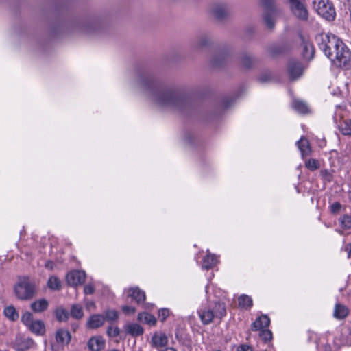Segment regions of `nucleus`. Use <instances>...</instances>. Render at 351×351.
<instances>
[{"label": "nucleus", "mask_w": 351, "mask_h": 351, "mask_svg": "<svg viewBox=\"0 0 351 351\" xmlns=\"http://www.w3.org/2000/svg\"><path fill=\"white\" fill-rule=\"evenodd\" d=\"M133 351H141V350H133Z\"/></svg>", "instance_id": "obj_58"}, {"label": "nucleus", "mask_w": 351, "mask_h": 351, "mask_svg": "<svg viewBox=\"0 0 351 351\" xmlns=\"http://www.w3.org/2000/svg\"><path fill=\"white\" fill-rule=\"evenodd\" d=\"M28 328L36 335H43L45 330V324L41 320H34Z\"/></svg>", "instance_id": "obj_22"}, {"label": "nucleus", "mask_w": 351, "mask_h": 351, "mask_svg": "<svg viewBox=\"0 0 351 351\" xmlns=\"http://www.w3.org/2000/svg\"><path fill=\"white\" fill-rule=\"evenodd\" d=\"M56 317L59 321H64L68 317V313L64 309H60L56 311Z\"/></svg>", "instance_id": "obj_37"}, {"label": "nucleus", "mask_w": 351, "mask_h": 351, "mask_svg": "<svg viewBox=\"0 0 351 351\" xmlns=\"http://www.w3.org/2000/svg\"><path fill=\"white\" fill-rule=\"evenodd\" d=\"M314 52H315V49H314V48L312 47V48H311V57H312V58H313V56Z\"/></svg>", "instance_id": "obj_54"}, {"label": "nucleus", "mask_w": 351, "mask_h": 351, "mask_svg": "<svg viewBox=\"0 0 351 351\" xmlns=\"http://www.w3.org/2000/svg\"><path fill=\"white\" fill-rule=\"evenodd\" d=\"M339 221L344 230H349L351 228V217L350 215H343L339 219Z\"/></svg>", "instance_id": "obj_32"}, {"label": "nucleus", "mask_w": 351, "mask_h": 351, "mask_svg": "<svg viewBox=\"0 0 351 351\" xmlns=\"http://www.w3.org/2000/svg\"><path fill=\"white\" fill-rule=\"evenodd\" d=\"M139 84L153 104L160 108L182 110L188 103L185 95L176 90L161 88L149 75H142Z\"/></svg>", "instance_id": "obj_1"}, {"label": "nucleus", "mask_w": 351, "mask_h": 351, "mask_svg": "<svg viewBox=\"0 0 351 351\" xmlns=\"http://www.w3.org/2000/svg\"><path fill=\"white\" fill-rule=\"evenodd\" d=\"M345 250L348 252V258H350L351 257V243L346 245Z\"/></svg>", "instance_id": "obj_48"}, {"label": "nucleus", "mask_w": 351, "mask_h": 351, "mask_svg": "<svg viewBox=\"0 0 351 351\" xmlns=\"http://www.w3.org/2000/svg\"><path fill=\"white\" fill-rule=\"evenodd\" d=\"M324 351H331V348L328 345H326L324 346Z\"/></svg>", "instance_id": "obj_53"}, {"label": "nucleus", "mask_w": 351, "mask_h": 351, "mask_svg": "<svg viewBox=\"0 0 351 351\" xmlns=\"http://www.w3.org/2000/svg\"><path fill=\"white\" fill-rule=\"evenodd\" d=\"M212 12L215 17L222 19L228 14L229 8L224 3H217L213 5Z\"/></svg>", "instance_id": "obj_13"}, {"label": "nucleus", "mask_w": 351, "mask_h": 351, "mask_svg": "<svg viewBox=\"0 0 351 351\" xmlns=\"http://www.w3.org/2000/svg\"><path fill=\"white\" fill-rule=\"evenodd\" d=\"M291 3V10L294 15L300 19L307 18V10L298 0H289Z\"/></svg>", "instance_id": "obj_11"}, {"label": "nucleus", "mask_w": 351, "mask_h": 351, "mask_svg": "<svg viewBox=\"0 0 351 351\" xmlns=\"http://www.w3.org/2000/svg\"><path fill=\"white\" fill-rule=\"evenodd\" d=\"M270 319L266 315H263L258 317L252 325V330H261L266 329L269 325Z\"/></svg>", "instance_id": "obj_15"}, {"label": "nucleus", "mask_w": 351, "mask_h": 351, "mask_svg": "<svg viewBox=\"0 0 351 351\" xmlns=\"http://www.w3.org/2000/svg\"><path fill=\"white\" fill-rule=\"evenodd\" d=\"M107 334L109 337H115L119 334V328L117 326H110L107 330Z\"/></svg>", "instance_id": "obj_36"}, {"label": "nucleus", "mask_w": 351, "mask_h": 351, "mask_svg": "<svg viewBox=\"0 0 351 351\" xmlns=\"http://www.w3.org/2000/svg\"><path fill=\"white\" fill-rule=\"evenodd\" d=\"M48 302L45 299L36 300L31 304V308L36 313H40L45 311L48 307Z\"/></svg>", "instance_id": "obj_20"}, {"label": "nucleus", "mask_w": 351, "mask_h": 351, "mask_svg": "<svg viewBox=\"0 0 351 351\" xmlns=\"http://www.w3.org/2000/svg\"><path fill=\"white\" fill-rule=\"evenodd\" d=\"M293 108L300 114H305L307 112L306 104L299 99H294L292 103Z\"/></svg>", "instance_id": "obj_25"}, {"label": "nucleus", "mask_w": 351, "mask_h": 351, "mask_svg": "<svg viewBox=\"0 0 351 351\" xmlns=\"http://www.w3.org/2000/svg\"><path fill=\"white\" fill-rule=\"evenodd\" d=\"M125 332L132 337H138L143 334L144 329L137 323H129L124 326Z\"/></svg>", "instance_id": "obj_14"}, {"label": "nucleus", "mask_w": 351, "mask_h": 351, "mask_svg": "<svg viewBox=\"0 0 351 351\" xmlns=\"http://www.w3.org/2000/svg\"><path fill=\"white\" fill-rule=\"evenodd\" d=\"M86 306L88 309H90L91 308L95 307V303L93 301H88L86 302Z\"/></svg>", "instance_id": "obj_49"}, {"label": "nucleus", "mask_w": 351, "mask_h": 351, "mask_svg": "<svg viewBox=\"0 0 351 351\" xmlns=\"http://www.w3.org/2000/svg\"><path fill=\"white\" fill-rule=\"evenodd\" d=\"M266 8V13L264 15V21L269 29L274 27V9L272 5V0H262Z\"/></svg>", "instance_id": "obj_7"}, {"label": "nucleus", "mask_w": 351, "mask_h": 351, "mask_svg": "<svg viewBox=\"0 0 351 351\" xmlns=\"http://www.w3.org/2000/svg\"><path fill=\"white\" fill-rule=\"evenodd\" d=\"M34 346L35 343L31 338L21 336L17 337L13 343V347L16 351H26Z\"/></svg>", "instance_id": "obj_6"}, {"label": "nucleus", "mask_w": 351, "mask_h": 351, "mask_svg": "<svg viewBox=\"0 0 351 351\" xmlns=\"http://www.w3.org/2000/svg\"><path fill=\"white\" fill-rule=\"evenodd\" d=\"M128 296L132 298L138 304L143 302L145 300V292L141 291L138 287H132L128 291Z\"/></svg>", "instance_id": "obj_17"}, {"label": "nucleus", "mask_w": 351, "mask_h": 351, "mask_svg": "<svg viewBox=\"0 0 351 351\" xmlns=\"http://www.w3.org/2000/svg\"><path fill=\"white\" fill-rule=\"evenodd\" d=\"M240 62L244 69H250L255 64L256 60L253 56L245 53L241 56Z\"/></svg>", "instance_id": "obj_24"}, {"label": "nucleus", "mask_w": 351, "mask_h": 351, "mask_svg": "<svg viewBox=\"0 0 351 351\" xmlns=\"http://www.w3.org/2000/svg\"><path fill=\"white\" fill-rule=\"evenodd\" d=\"M95 289L92 285H86L84 287V292L85 294H92L94 293Z\"/></svg>", "instance_id": "obj_44"}, {"label": "nucleus", "mask_w": 351, "mask_h": 351, "mask_svg": "<svg viewBox=\"0 0 351 351\" xmlns=\"http://www.w3.org/2000/svg\"><path fill=\"white\" fill-rule=\"evenodd\" d=\"M313 9L328 21H332L335 17V10L329 0H312Z\"/></svg>", "instance_id": "obj_5"}, {"label": "nucleus", "mask_w": 351, "mask_h": 351, "mask_svg": "<svg viewBox=\"0 0 351 351\" xmlns=\"http://www.w3.org/2000/svg\"><path fill=\"white\" fill-rule=\"evenodd\" d=\"M167 344L168 337L165 333L162 332H157L152 335L151 339V345L152 347L159 348L165 347Z\"/></svg>", "instance_id": "obj_10"}, {"label": "nucleus", "mask_w": 351, "mask_h": 351, "mask_svg": "<svg viewBox=\"0 0 351 351\" xmlns=\"http://www.w3.org/2000/svg\"><path fill=\"white\" fill-rule=\"evenodd\" d=\"M321 174L327 181L331 180L332 175L327 170L321 171Z\"/></svg>", "instance_id": "obj_46"}, {"label": "nucleus", "mask_w": 351, "mask_h": 351, "mask_svg": "<svg viewBox=\"0 0 351 351\" xmlns=\"http://www.w3.org/2000/svg\"><path fill=\"white\" fill-rule=\"evenodd\" d=\"M169 315V311L167 308H162L158 311V317L162 322H164Z\"/></svg>", "instance_id": "obj_40"}, {"label": "nucleus", "mask_w": 351, "mask_h": 351, "mask_svg": "<svg viewBox=\"0 0 351 351\" xmlns=\"http://www.w3.org/2000/svg\"><path fill=\"white\" fill-rule=\"evenodd\" d=\"M237 351H252V349L247 345H241L237 348Z\"/></svg>", "instance_id": "obj_47"}, {"label": "nucleus", "mask_w": 351, "mask_h": 351, "mask_svg": "<svg viewBox=\"0 0 351 351\" xmlns=\"http://www.w3.org/2000/svg\"><path fill=\"white\" fill-rule=\"evenodd\" d=\"M349 199H350V202H351V192H350V194H349Z\"/></svg>", "instance_id": "obj_56"}, {"label": "nucleus", "mask_w": 351, "mask_h": 351, "mask_svg": "<svg viewBox=\"0 0 351 351\" xmlns=\"http://www.w3.org/2000/svg\"><path fill=\"white\" fill-rule=\"evenodd\" d=\"M46 267L51 269L53 268V263L51 262H48L46 263Z\"/></svg>", "instance_id": "obj_52"}, {"label": "nucleus", "mask_w": 351, "mask_h": 351, "mask_svg": "<svg viewBox=\"0 0 351 351\" xmlns=\"http://www.w3.org/2000/svg\"><path fill=\"white\" fill-rule=\"evenodd\" d=\"M105 318L101 315H93L87 321V326L89 328H97L104 323Z\"/></svg>", "instance_id": "obj_18"}, {"label": "nucleus", "mask_w": 351, "mask_h": 351, "mask_svg": "<svg viewBox=\"0 0 351 351\" xmlns=\"http://www.w3.org/2000/svg\"><path fill=\"white\" fill-rule=\"evenodd\" d=\"M138 320L149 326H154L156 324L155 317L146 312L139 313L138 315Z\"/></svg>", "instance_id": "obj_23"}, {"label": "nucleus", "mask_w": 351, "mask_h": 351, "mask_svg": "<svg viewBox=\"0 0 351 351\" xmlns=\"http://www.w3.org/2000/svg\"><path fill=\"white\" fill-rule=\"evenodd\" d=\"M55 339L57 346L63 347L69 343L71 335L69 330L60 328L56 330Z\"/></svg>", "instance_id": "obj_9"}, {"label": "nucleus", "mask_w": 351, "mask_h": 351, "mask_svg": "<svg viewBox=\"0 0 351 351\" xmlns=\"http://www.w3.org/2000/svg\"><path fill=\"white\" fill-rule=\"evenodd\" d=\"M341 208V204L339 202H335L330 206V211L333 214L338 213Z\"/></svg>", "instance_id": "obj_41"}, {"label": "nucleus", "mask_w": 351, "mask_h": 351, "mask_svg": "<svg viewBox=\"0 0 351 351\" xmlns=\"http://www.w3.org/2000/svg\"><path fill=\"white\" fill-rule=\"evenodd\" d=\"M209 43V38L206 36H202L199 41H198V45L199 47L206 46Z\"/></svg>", "instance_id": "obj_42"}, {"label": "nucleus", "mask_w": 351, "mask_h": 351, "mask_svg": "<svg viewBox=\"0 0 351 351\" xmlns=\"http://www.w3.org/2000/svg\"><path fill=\"white\" fill-rule=\"evenodd\" d=\"M14 292L19 300H31L36 293L35 285L28 277L19 278L14 286Z\"/></svg>", "instance_id": "obj_3"}, {"label": "nucleus", "mask_w": 351, "mask_h": 351, "mask_svg": "<svg viewBox=\"0 0 351 351\" xmlns=\"http://www.w3.org/2000/svg\"><path fill=\"white\" fill-rule=\"evenodd\" d=\"M21 321L27 328H29L34 321L33 319V315L29 312L25 313L21 317Z\"/></svg>", "instance_id": "obj_33"}, {"label": "nucleus", "mask_w": 351, "mask_h": 351, "mask_svg": "<svg viewBox=\"0 0 351 351\" xmlns=\"http://www.w3.org/2000/svg\"><path fill=\"white\" fill-rule=\"evenodd\" d=\"M300 37L304 46V51H306L307 50V45L304 42V37L301 34H300Z\"/></svg>", "instance_id": "obj_50"}, {"label": "nucleus", "mask_w": 351, "mask_h": 351, "mask_svg": "<svg viewBox=\"0 0 351 351\" xmlns=\"http://www.w3.org/2000/svg\"><path fill=\"white\" fill-rule=\"evenodd\" d=\"M296 145L300 151L301 156L304 160L305 166H307V160L305 159V152L307 148V140L304 136H302L299 141L296 142Z\"/></svg>", "instance_id": "obj_26"}, {"label": "nucleus", "mask_w": 351, "mask_h": 351, "mask_svg": "<svg viewBox=\"0 0 351 351\" xmlns=\"http://www.w3.org/2000/svg\"><path fill=\"white\" fill-rule=\"evenodd\" d=\"M226 314L223 303L216 302L213 308L205 307L198 311V315L202 322L206 325L211 323L215 317L221 318Z\"/></svg>", "instance_id": "obj_4"}, {"label": "nucleus", "mask_w": 351, "mask_h": 351, "mask_svg": "<svg viewBox=\"0 0 351 351\" xmlns=\"http://www.w3.org/2000/svg\"><path fill=\"white\" fill-rule=\"evenodd\" d=\"M95 24L92 23H88V24L85 25L83 27V31L89 34L92 32V29L95 28Z\"/></svg>", "instance_id": "obj_43"}, {"label": "nucleus", "mask_w": 351, "mask_h": 351, "mask_svg": "<svg viewBox=\"0 0 351 351\" xmlns=\"http://www.w3.org/2000/svg\"><path fill=\"white\" fill-rule=\"evenodd\" d=\"M225 57L223 54H219V56H216L213 57L212 59V64L214 66H219L221 64V62L223 61Z\"/></svg>", "instance_id": "obj_38"}, {"label": "nucleus", "mask_w": 351, "mask_h": 351, "mask_svg": "<svg viewBox=\"0 0 351 351\" xmlns=\"http://www.w3.org/2000/svg\"><path fill=\"white\" fill-rule=\"evenodd\" d=\"M86 274L84 271L74 270L69 272L66 276L67 283L71 286H77L85 281Z\"/></svg>", "instance_id": "obj_8"}, {"label": "nucleus", "mask_w": 351, "mask_h": 351, "mask_svg": "<svg viewBox=\"0 0 351 351\" xmlns=\"http://www.w3.org/2000/svg\"><path fill=\"white\" fill-rule=\"evenodd\" d=\"M239 306L243 308H250L252 306V299L247 295H241L239 299Z\"/></svg>", "instance_id": "obj_27"}, {"label": "nucleus", "mask_w": 351, "mask_h": 351, "mask_svg": "<svg viewBox=\"0 0 351 351\" xmlns=\"http://www.w3.org/2000/svg\"><path fill=\"white\" fill-rule=\"evenodd\" d=\"M217 263V258L215 255L209 253L204 258L202 267L203 269H209L214 267Z\"/></svg>", "instance_id": "obj_21"}, {"label": "nucleus", "mask_w": 351, "mask_h": 351, "mask_svg": "<svg viewBox=\"0 0 351 351\" xmlns=\"http://www.w3.org/2000/svg\"><path fill=\"white\" fill-rule=\"evenodd\" d=\"M315 41L334 66L345 69L351 67V51L335 35L319 33L315 36Z\"/></svg>", "instance_id": "obj_2"}, {"label": "nucleus", "mask_w": 351, "mask_h": 351, "mask_svg": "<svg viewBox=\"0 0 351 351\" xmlns=\"http://www.w3.org/2000/svg\"><path fill=\"white\" fill-rule=\"evenodd\" d=\"M320 167V162L316 159H308V169L315 170Z\"/></svg>", "instance_id": "obj_39"}, {"label": "nucleus", "mask_w": 351, "mask_h": 351, "mask_svg": "<svg viewBox=\"0 0 351 351\" xmlns=\"http://www.w3.org/2000/svg\"><path fill=\"white\" fill-rule=\"evenodd\" d=\"M259 335L265 342H267L272 339V333L267 329L261 330Z\"/></svg>", "instance_id": "obj_34"}, {"label": "nucleus", "mask_w": 351, "mask_h": 351, "mask_svg": "<svg viewBox=\"0 0 351 351\" xmlns=\"http://www.w3.org/2000/svg\"><path fill=\"white\" fill-rule=\"evenodd\" d=\"M339 128L343 135H351V119L343 120Z\"/></svg>", "instance_id": "obj_28"}, {"label": "nucleus", "mask_w": 351, "mask_h": 351, "mask_svg": "<svg viewBox=\"0 0 351 351\" xmlns=\"http://www.w3.org/2000/svg\"><path fill=\"white\" fill-rule=\"evenodd\" d=\"M122 310L126 314L134 313L136 311L135 308L129 306H123Z\"/></svg>", "instance_id": "obj_45"}, {"label": "nucleus", "mask_w": 351, "mask_h": 351, "mask_svg": "<svg viewBox=\"0 0 351 351\" xmlns=\"http://www.w3.org/2000/svg\"><path fill=\"white\" fill-rule=\"evenodd\" d=\"M105 346V341L101 337H91L88 341V347L91 351H100Z\"/></svg>", "instance_id": "obj_16"}, {"label": "nucleus", "mask_w": 351, "mask_h": 351, "mask_svg": "<svg viewBox=\"0 0 351 351\" xmlns=\"http://www.w3.org/2000/svg\"><path fill=\"white\" fill-rule=\"evenodd\" d=\"M160 351H177V350L172 347H167L165 349L161 350Z\"/></svg>", "instance_id": "obj_51"}, {"label": "nucleus", "mask_w": 351, "mask_h": 351, "mask_svg": "<svg viewBox=\"0 0 351 351\" xmlns=\"http://www.w3.org/2000/svg\"><path fill=\"white\" fill-rule=\"evenodd\" d=\"M117 317H118V314L116 311L109 310L105 313L104 318L108 320L113 321V320H115Z\"/></svg>", "instance_id": "obj_35"}, {"label": "nucleus", "mask_w": 351, "mask_h": 351, "mask_svg": "<svg viewBox=\"0 0 351 351\" xmlns=\"http://www.w3.org/2000/svg\"><path fill=\"white\" fill-rule=\"evenodd\" d=\"M348 315L347 307L341 304H337L335 306L333 315L336 319H343Z\"/></svg>", "instance_id": "obj_19"}, {"label": "nucleus", "mask_w": 351, "mask_h": 351, "mask_svg": "<svg viewBox=\"0 0 351 351\" xmlns=\"http://www.w3.org/2000/svg\"><path fill=\"white\" fill-rule=\"evenodd\" d=\"M260 80H261V82H266V81H267V79H266V78H264V77H263H263H261Z\"/></svg>", "instance_id": "obj_55"}, {"label": "nucleus", "mask_w": 351, "mask_h": 351, "mask_svg": "<svg viewBox=\"0 0 351 351\" xmlns=\"http://www.w3.org/2000/svg\"><path fill=\"white\" fill-rule=\"evenodd\" d=\"M47 285L51 289L59 290L61 287V281L56 276H51L48 280Z\"/></svg>", "instance_id": "obj_31"}, {"label": "nucleus", "mask_w": 351, "mask_h": 351, "mask_svg": "<svg viewBox=\"0 0 351 351\" xmlns=\"http://www.w3.org/2000/svg\"><path fill=\"white\" fill-rule=\"evenodd\" d=\"M304 71L302 64L296 61H291L288 66V72L291 80H296L301 76Z\"/></svg>", "instance_id": "obj_12"}, {"label": "nucleus", "mask_w": 351, "mask_h": 351, "mask_svg": "<svg viewBox=\"0 0 351 351\" xmlns=\"http://www.w3.org/2000/svg\"><path fill=\"white\" fill-rule=\"evenodd\" d=\"M71 315L75 319H81L84 316L82 307L79 304H74L71 309Z\"/></svg>", "instance_id": "obj_29"}, {"label": "nucleus", "mask_w": 351, "mask_h": 351, "mask_svg": "<svg viewBox=\"0 0 351 351\" xmlns=\"http://www.w3.org/2000/svg\"><path fill=\"white\" fill-rule=\"evenodd\" d=\"M230 105L229 104H226L225 106L226 107H228Z\"/></svg>", "instance_id": "obj_57"}, {"label": "nucleus", "mask_w": 351, "mask_h": 351, "mask_svg": "<svg viewBox=\"0 0 351 351\" xmlns=\"http://www.w3.org/2000/svg\"><path fill=\"white\" fill-rule=\"evenodd\" d=\"M5 315L10 320L15 321L18 319L19 315L13 306H7L4 309Z\"/></svg>", "instance_id": "obj_30"}]
</instances>
